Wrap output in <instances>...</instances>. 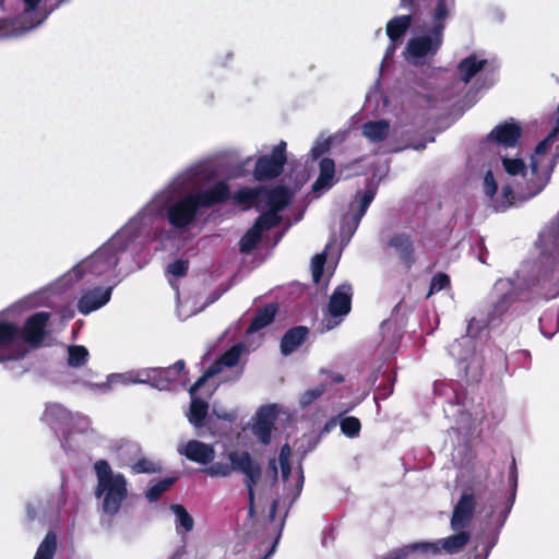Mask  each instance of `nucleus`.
Here are the masks:
<instances>
[{
	"label": "nucleus",
	"mask_w": 559,
	"mask_h": 559,
	"mask_svg": "<svg viewBox=\"0 0 559 559\" xmlns=\"http://www.w3.org/2000/svg\"><path fill=\"white\" fill-rule=\"evenodd\" d=\"M231 198L228 183L217 180L211 159H200L176 173L119 230L88 257L48 286L12 306L13 309L51 307L52 295L80 281L117 286L140 267L135 258L152 241L164 243L174 234L194 228L206 210Z\"/></svg>",
	"instance_id": "nucleus-1"
},
{
	"label": "nucleus",
	"mask_w": 559,
	"mask_h": 559,
	"mask_svg": "<svg viewBox=\"0 0 559 559\" xmlns=\"http://www.w3.org/2000/svg\"><path fill=\"white\" fill-rule=\"evenodd\" d=\"M559 130H554L540 141L531 155L530 167H527L522 158L501 156L504 171L512 178V185H504L500 195H497L498 185L491 170H488L484 177V192L490 199L492 207L497 212H503L516 201H527L540 192H534L537 179L545 175L547 167L551 164V158L547 157L549 148L554 144Z\"/></svg>",
	"instance_id": "nucleus-2"
},
{
	"label": "nucleus",
	"mask_w": 559,
	"mask_h": 559,
	"mask_svg": "<svg viewBox=\"0 0 559 559\" xmlns=\"http://www.w3.org/2000/svg\"><path fill=\"white\" fill-rule=\"evenodd\" d=\"M435 395L442 400L447 418L453 421L451 428L459 433H469L476 421L484 417L480 404L468 397L465 388L457 381L441 380L433 384Z\"/></svg>",
	"instance_id": "nucleus-3"
},
{
	"label": "nucleus",
	"mask_w": 559,
	"mask_h": 559,
	"mask_svg": "<svg viewBox=\"0 0 559 559\" xmlns=\"http://www.w3.org/2000/svg\"><path fill=\"white\" fill-rule=\"evenodd\" d=\"M41 0H0V39L19 38L41 25L47 13Z\"/></svg>",
	"instance_id": "nucleus-4"
},
{
	"label": "nucleus",
	"mask_w": 559,
	"mask_h": 559,
	"mask_svg": "<svg viewBox=\"0 0 559 559\" xmlns=\"http://www.w3.org/2000/svg\"><path fill=\"white\" fill-rule=\"evenodd\" d=\"M94 471L97 478L95 498L102 512L114 516L128 497V480L123 474L114 472L106 460L96 461Z\"/></svg>",
	"instance_id": "nucleus-5"
},
{
	"label": "nucleus",
	"mask_w": 559,
	"mask_h": 559,
	"mask_svg": "<svg viewBox=\"0 0 559 559\" xmlns=\"http://www.w3.org/2000/svg\"><path fill=\"white\" fill-rule=\"evenodd\" d=\"M444 29L442 25H431L424 21L414 28L403 56L416 67L429 66L442 47Z\"/></svg>",
	"instance_id": "nucleus-6"
},
{
	"label": "nucleus",
	"mask_w": 559,
	"mask_h": 559,
	"mask_svg": "<svg viewBox=\"0 0 559 559\" xmlns=\"http://www.w3.org/2000/svg\"><path fill=\"white\" fill-rule=\"evenodd\" d=\"M293 194L287 187L241 188L233 195L237 205H254L263 213H281L290 202Z\"/></svg>",
	"instance_id": "nucleus-7"
},
{
	"label": "nucleus",
	"mask_w": 559,
	"mask_h": 559,
	"mask_svg": "<svg viewBox=\"0 0 559 559\" xmlns=\"http://www.w3.org/2000/svg\"><path fill=\"white\" fill-rule=\"evenodd\" d=\"M69 499L67 480L62 477L59 488L50 495L37 496L27 502L26 512L29 520L41 518L52 520L59 518Z\"/></svg>",
	"instance_id": "nucleus-8"
},
{
	"label": "nucleus",
	"mask_w": 559,
	"mask_h": 559,
	"mask_svg": "<svg viewBox=\"0 0 559 559\" xmlns=\"http://www.w3.org/2000/svg\"><path fill=\"white\" fill-rule=\"evenodd\" d=\"M376 197V188L367 187L365 191H357L348 204L347 211L342 215L340 238L347 245L356 233L361 218Z\"/></svg>",
	"instance_id": "nucleus-9"
},
{
	"label": "nucleus",
	"mask_w": 559,
	"mask_h": 559,
	"mask_svg": "<svg viewBox=\"0 0 559 559\" xmlns=\"http://www.w3.org/2000/svg\"><path fill=\"white\" fill-rule=\"evenodd\" d=\"M26 353L19 323L0 319V362L20 360Z\"/></svg>",
	"instance_id": "nucleus-10"
},
{
	"label": "nucleus",
	"mask_w": 559,
	"mask_h": 559,
	"mask_svg": "<svg viewBox=\"0 0 559 559\" xmlns=\"http://www.w3.org/2000/svg\"><path fill=\"white\" fill-rule=\"evenodd\" d=\"M228 459L233 464L235 471L245 475L243 483L248 490L249 500V516L254 515V486L259 483L262 476V468L258 462L252 460L248 452L233 451L228 454Z\"/></svg>",
	"instance_id": "nucleus-11"
},
{
	"label": "nucleus",
	"mask_w": 559,
	"mask_h": 559,
	"mask_svg": "<svg viewBox=\"0 0 559 559\" xmlns=\"http://www.w3.org/2000/svg\"><path fill=\"white\" fill-rule=\"evenodd\" d=\"M217 374V369L205 371L194 384L189 389L191 402L187 414L189 423L195 428L199 436H203L201 430L206 426L209 418V403L197 395V391L203 386L207 379Z\"/></svg>",
	"instance_id": "nucleus-12"
},
{
	"label": "nucleus",
	"mask_w": 559,
	"mask_h": 559,
	"mask_svg": "<svg viewBox=\"0 0 559 559\" xmlns=\"http://www.w3.org/2000/svg\"><path fill=\"white\" fill-rule=\"evenodd\" d=\"M353 288L348 283L337 286L332 293L325 318V326L331 330L338 325L352 309Z\"/></svg>",
	"instance_id": "nucleus-13"
},
{
	"label": "nucleus",
	"mask_w": 559,
	"mask_h": 559,
	"mask_svg": "<svg viewBox=\"0 0 559 559\" xmlns=\"http://www.w3.org/2000/svg\"><path fill=\"white\" fill-rule=\"evenodd\" d=\"M495 70V62L487 59L484 53H471L457 64L456 75L461 82L467 84L473 79L479 81L481 78L492 75Z\"/></svg>",
	"instance_id": "nucleus-14"
},
{
	"label": "nucleus",
	"mask_w": 559,
	"mask_h": 559,
	"mask_svg": "<svg viewBox=\"0 0 559 559\" xmlns=\"http://www.w3.org/2000/svg\"><path fill=\"white\" fill-rule=\"evenodd\" d=\"M286 159V142L281 141L271 154L259 157L253 171L254 177L258 180L276 178L282 174Z\"/></svg>",
	"instance_id": "nucleus-15"
},
{
	"label": "nucleus",
	"mask_w": 559,
	"mask_h": 559,
	"mask_svg": "<svg viewBox=\"0 0 559 559\" xmlns=\"http://www.w3.org/2000/svg\"><path fill=\"white\" fill-rule=\"evenodd\" d=\"M456 533L445 538L433 542H419L420 552L438 555H455L461 552L471 539L468 531H455Z\"/></svg>",
	"instance_id": "nucleus-16"
},
{
	"label": "nucleus",
	"mask_w": 559,
	"mask_h": 559,
	"mask_svg": "<svg viewBox=\"0 0 559 559\" xmlns=\"http://www.w3.org/2000/svg\"><path fill=\"white\" fill-rule=\"evenodd\" d=\"M147 384L159 391L174 390L185 370V361L178 360L167 368H145Z\"/></svg>",
	"instance_id": "nucleus-17"
},
{
	"label": "nucleus",
	"mask_w": 559,
	"mask_h": 559,
	"mask_svg": "<svg viewBox=\"0 0 559 559\" xmlns=\"http://www.w3.org/2000/svg\"><path fill=\"white\" fill-rule=\"evenodd\" d=\"M489 513L487 514L490 522L496 525L495 531L484 532L478 537V543L474 547V550L469 554L468 559H487L492 548L497 545L499 539L500 530L499 527V507L497 503H489Z\"/></svg>",
	"instance_id": "nucleus-18"
},
{
	"label": "nucleus",
	"mask_w": 559,
	"mask_h": 559,
	"mask_svg": "<svg viewBox=\"0 0 559 559\" xmlns=\"http://www.w3.org/2000/svg\"><path fill=\"white\" fill-rule=\"evenodd\" d=\"M282 216L280 213H263L257 218L253 226L241 237L239 250L242 253L251 252L261 239V234L280 224Z\"/></svg>",
	"instance_id": "nucleus-19"
},
{
	"label": "nucleus",
	"mask_w": 559,
	"mask_h": 559,
	"mask_svg": "<svg viewBox=\"0 0 559 559\" xmlns=\"http://www.w3.org/2000/svg\"><path fill=\"white\" fill-rule=\"evenodd\" d=\"M106 286H95L82 293L78 300L76 308L82 314H90L107 305L111 298L116 286L105 284Z\"/></svg>",
	"instance_id": "nucleus-20"
},
{
	"label": "nucleus",
	"mask_w": 559,
	"mask_h": 559,
	"mask_svg": "<svg viewBox=\"0 0 559 559\" xmlns=\"http://www.w3.org/2000/svg\"><path fill=\"white\" fill-rule=\"evenodd\" d=\"M50 319V313L46 311H39L27 318L21 333L23 336V344H29L33 347H37L44 341L47 331V323Z\"/></svg>",
	"instance_id": "nucleus-21"
},
{
	"label": "nucleus",
	"mask_w": 559,
	"mask_h": 559,
	"mask_svg": "<svg viewBox=\"0 0 559 559\" xmlns=\"http://www.w3.org/2000/svg\"><path fill=\"white\" fill-rule=\"evenodd\" d=\"M522 135V129L513 119L495 127L487 135L486 142L497 147H515Z\"/></svg>",
	"instance_id": "nucleus-22"
},
{
	"label": "nucleus",
	"mask_w": 559,
	"mask_h": 559,
	"mask_svg": "<svg viewBox=\"0 0 559 559\" xmlns=\"http://www.w3.org/2000/svg\"><path fill=\"white\" fill-rule=\"evenodd\" d=\"M476 509V500L473 492L464 491L453 508L451 528L453 531H466L469 526Z\"/></svg>",
	"instance_id": "nucleus-23"
},
{
	"label": "nucleus",
	"mask_w": 559,
	"mask_h": 559,
	"mask_svg": "<svg viewBox=\"0 0 559 559\" xmlns=\"http://www.w3.org/2000/svg\"><path fill=\"white\" fill-rule=\"evenodd\" d=\"M177 452L187 460L201 465L211 464L215 457L213 445L198 440H190L178 444Z\"/></svg>",
	"instance_id": "nucleus-24"
},
{
	"label": "nucleus",
	"mask_w": 559,
	"mask_h": 559,
	"mask_svg": "<svg viewBox=\"0 0 559 559\" xmlns=\"http://www.w3.org/2000/svg\"><path fill=\"white\" fill-rule=\"evenodd\" d=\"M120 451L122 454H129L134 457V460L127 462L133 474H154L162 471L158 462L141 455V448L136 443L126 444Z\"/></svg>",
	"instance_id": "nucleus-25"
},
{
	"label": "nucleus",
	"mask_w": 559,
	"mask_h": 559,
	"mask_svg": "<svg viewBox=\"0 0 559 559\" xmlns=\"http://www.w3.org/2000/svg\"><path fill=\"white\" fill-rule=\"evenodd\" d=\"M276 413L274 406L261 407L255 416L252 433L263 444L271 442L272 430L275 424Z\"/></svg>",
	"instance_id": "nucleus-26"
},
{
	"label": "nucleus",
	"mask_w": 559,
	"mask_h": 559,
	"mask_svg": "<svg viewBox=\"0 0 559 559\" xmlns=\"http://www.w3.org/2000/svg\"><path fill=\"white\" fill-rule=\"evenodd\" d=\"M509 483L511 486V492L508 497H495L489 501V503H497L499 507V527H503L511 509L515 501V495H516V486H518V469H516V463L515 459H512L511 465H510V473H509Z\"/></svg>",
	"instance_id": "nucleus-27"
},
{
	"label": "nucleus",
	"mask_w": 559,
	"mask_h": 559,
	"mask_svg": "<svg viewBox=\"0 0 559 559\" xmlns=\"http://www.w3.org/2000/svg\"><path fill=\"white\" fill-rule=\"evenodd\" d=\"M388 247L399 255L401 262L411 269L415 263L414 241L407 233H396L388 241Z\"/></svg>",
	"instance_id": "nucleus-28"
},
{
	"label": "nucleus",
	"mask_w": 559,
	"mask_h": 559,
	"mask_svg": "<svg viewBox=\"0 0 559 559\" xmlns=\"http://www.w3.org/2000/svg\"><path fill=\"white\" fill-rule=\"evenodd\" d=\"M71 414L61 404H47L43 415V420L57 433H66V427L69 424Z\"/></svg>",
	"instance_id": "nucleus-29"
},
{
	"label": "nucleus",
	"mask_w": 559,
	"mask_h": 559,
	"mask_svg": "<svg viewBox=\"0 0 559 559\" xmlns=\"http://www.w3.org/2000/svg\"><path fill=\"white\" fill-rule=\"evenodd\" d=\"M429 21L431 25H442L445 29L447 20L455 9V0H430Z\"/></svg>",
	"instance_id": "nucleus-30"
},
{
	"label": "nucleus",
	"mask_w": 559,
	"mask_h": 559,
	"mask_svg": "<svg viewBox=\"0 0 559 559\" xmlns=\"http://www.w3.org/2000/svg\"><path fill=\"white\" fill-rule=\"evenodd\" d=\"M319 177L312 185V192L321 194L330 190L334 185L335 164L331 158H322L319 164Z\"/></svg>",
	"instance_id": "nucleus-31"
},
{
	"label": "nucleus",
	"mask_w": 559,
	"mask_h": 559,
	"mask_svg": "<svg viewBox=\"0 0 559 559\" xmlns=\"http://www.w3.org/2000/svg\"><path fill=\"white\" fill-rule=\"evenodd\" d=\"M169 509L175 516L174 524L176 533L180 536L181 540H185L187 534L192 532L194 527V519L182 504L173 503Z\"/></svg>",
	"instance_id": "nucleus-32"
},
{
	"label": "nucleus",
	"mask_w": 559,
	"mask_h": 559,
	"mask_svg": "<svg viewBox=\"0 0 559 559\" xmlns=\"http://www.w3.org/2000/svg\"><path fill=\"white\" fill-rule=\"evenodd\" d=\"M308 333V329L302 325L289 329L282 337L281 353L284 356L290 355L306 341Z\"/></svg>",
	"instance_id": "nucleus-33"
},
{
	"label": "nucleus",
	"mask_w": 559,
	"mask_h": 559,
	"mask_svg": "<svg viewBox=\"0 0 559 559\" xmlns=\"http://www.w3.org/2000/svg\"><path fill=\"white\" fill-rule=\"evenodd\" d=\"M277 311L278 307L276 304H269L259 309L253 317L251 324L247 329V337H250L251 335L271 324L274 321Z\"/></svg>",
	"instance_id": "nucleus-34"
},
{
	"label": "nucleus",
	"mask_w": 559,
	"mask_h": 559,
	"mask_svg": "<svg viewBox=\"0 0 559 559\" xmlns=\"http://www.w3.org/2000/svg\"><path fill=\"white\" fill-rule=\"evenodd\" d=\"M91 427V420L88 417L81 415V414H71V418L69 420V424L66 427V433L62 435L61 439V445L64 449V451L70 450L69 439L70 436L73 433H83L87 431Z\"/></svg>",
	"instance_id": "nucleus-35"
},
{
	"label": "nucleus",
	"mask_w": 559,
	"mask_h": 559,
	"mask_svg": "<svg viewBox=\"0 0 559 559\" xmlns=\"http://www.w3.org/2000/svg\"><path fill=\"white\" fill-rule=\"evenodd\" d=\"M112 388H117L118 385H130V384H147V372L144 369L130 370L127 372L120 373H110L108 374Z\"/></svg>",
	"instance_id": "nucleus-36"
},
{
	"label": "nucleus",
	"mask_w": 559,
	"mask_h": 559,
	"mask_svg": "<svg viewBox=\"0 0 559 559\" xmlns=\"http://www.w3.org/2000/svg\"><path fill=\"white\" fill-rule=\"evenodd\" d=\"M361 132L370 142L380 143L388 138L390 123L384 119L368 121L362 124Z\"/></svg>",
	"instance_id": "nucleus-37"
},
{
	"label": "nucleus",
	"mask_w": 559,
	"mask_h": 559,
	"mask_svg": "<svg viewBox=\"0 0 559 559\" xmlns=\"http://www.w3.org/2000/svg\"><path fill=\"white\" fill-rule=\"evenodd\" d=\"M413 23V17L411 14L407 15H399L391 19L386 24V35L391 41L399 40L402 43V39L408 28Z\"/></svg>",
	"instance_id": "nucleus-38"
},
{
	"label": "nucleus",
	"mask_w": 559,
	"mask_h": 559,
	"mask_svg": "<svg viewBox=\"0 0 559 559\" xmlns=\"http://www.w3.org/2000/svg\"><path fill=\"white\" fill-rule=\"evenodd\" d=\"M242 352V345L238 344L233 346L226 353L222 355V357L214 362L206 371H211L212 369H217V373L222 372L224 367H234L238 364L240 359V355Z\"/></svg>",
	"instance_id": "nucleus-39"
},
{
	"label": "nucleus",
	"mask_w": 559,
	"mask_h": 559,
	"mask_svg": "<svg viewBox=\"0 0 559 559\" xmlns=\"http://www.w3.org/2000/svg\"><path fill=\"white\" fill-rule=\"evenodd\" d=\"M539 329L543 335L550 338L559 331V311L548 310L539 318Z\"/></svg>",
	"instance_id": "nucleus-40"
},
{
	"label": "nucleus",
	"mask_w": 559,
	"mask_h": 559,
	"mask_svg": "<svg viewBox=\"0 0 559 559\" xmlns=\"http://www.w3.org/2000/svg\"><path fill=\"white\" fill-rule=\"evenodd\" d=\"M57 551V535L50 531L46 534L33 559H53Z\"/></svg>",
	"instance_id": "nucleus-41"
},
{
	"label": "nucleus",
	"mask_w": 559,
	"mask_h": 559,
	"mask_svg": "<svg viewBox=\"0 0 559 559\" xmlns=\"http://www.w3.org/2000/svg\"><path fill=\"white\" fill-rule=\"evenodd\" d=\"M176 481L175 477H166L164 479L158 480L157 483L151 485L145 491V498L150 502L157 501L160 496L167 491Z\"/></svg>",
	"instance_id": "nucleus-42"
},
{
	"label": "nucleus",
	"mask_w": 559,
	"mask_h": 559,
	"mask_svg": "<svg viewBox=\"0 0 559 559\" xmlns=\"http://www.w3.org/2000/svg\"><path fill=\"white\" fill-rule=\"evenodd\" d=\"M88 350L82 345H72L68 348V364L70 367L79 368L86 364Z\"/></svg>",
	"instance_id": "nucleus-43"
},
{
	"label": "nucleus",
	"mask_w": 559,
	"mask_h": 559,
	"mask_svg": "<svg viewBox=\"0 0 559 559\" xmlns=\"http://www.w3.org/2000/svg\"><path fill=\"white\" fill-rule=\"evenodd\" d=\"M559 160V144L556 146V151L551 157V164L548 165L547 170L544 176H542L539 179H537L536 186L534 187V192H542L545 187L548 185L552 171Z\"/></svg>",
	"instance_id": "nucleus-44"
},
{
	"label": "nucleus",
	"mask_w": 559,
	"mask_h": 559,
	"mask_svg": "<svg viewBox=\"0 0 559 559\" xmlns=\"http://www.w3.org/2000/svg\"><path fill=\"white\" fill-rule=\"evenodd\" d=\"M235 471L233 464L225 462H215L203 469V473L210 477H227Z\"/></svg>",
	"instance_id": "nucleus-45"
},
{
	"label": "nucleus",
	"mask_w": 559,
	"mask_h": 559,
	"mask_svg": "<svg viewBox=\"0 0 559 559\" xmlns=\"http://www.w3.org/2000/svg\"><path fill=\"white\" fill-rule=\"evenodd\" d=\"M340 426L342 432L348 438L357 437L361 428L359 419L353 416L342 418L340 421Z\"/></svg>",
	"instance_id": "nucleus-46"
},
{
	"label": "nucleus",
	"mask_w": 559,
	"mask_h": 559,
	"mask_svg": "<svg viewBox=\"0 0 559 559\" xmlns=\"http://www.w3.org/2000/svg\"><path fill=\"white\" fill-rule=\"evenodd\" d=\"M325 261H326V257H325L324 252L316 254L312 258V261H311V272H312L313 282L316 284H319L321 277H322L323 267H324Z\"/></svg>",
	"instance_id": "nucleus-47"
},
{
	"label": "nucleus",
	"mask_w": 559,
	"mask_h": 559,
	"mask_svg": "<svg viewBox=\"0 0 559 559\" xmlns=\"http://www.w3.org/2000/svg\"><path fill=\"white\" fill-rule=\"evenodd\" d=\"M416 545H419V543H414L401 548H396L390 551L382 559H405L411 552L420 551V547Z\"/></svg>",
	"instance_id": "nucleus-48"
},
{
	"label": "nucleus",
	"mask_w": 559,
	"mask_h": 559,
	"mask_svg": "<svg viewBox=\"0 0 559 559\" xmlns=\"http://www.w3.org/2000/svg\"><path fill=\"white\" fill-rule=\"evenodd\" d=\"M450 285V278L444 273L436 274L430 283V289L427 297L431 296L436 292H440Z\"/></svg>",
	"instance_id": "nucleus-49"
},
{
	"label": "nucleus",
	"mask_w": 559,
	"mask_h": 559,
	"mask_svg": "<svg viewBox=\"0 0 559 559\" xmlns=\"http://www.w3.org/2000/svg\"><path fill=\"white\" fill-rule=\"evenodd\" d=\"M324 393V386L319 385L317 388L307 390L299 400L301 407L309 406L312 402L319 399Z\"/></svg>",
	"instance_id": "nucleus-50"
},
{
	"label": "nucleus",
	"mask_w": 559,
	"mask_h": 559,
	"mask_svg": "<svg viewBox=\"0 0 559 559\" xmlns=\"http://www.w3.org/2000/svg\"><path fill=\"white\" fill-rule=\"evenodd\" d=\"M188 271V262L181 259H178L167 266V273L175 278H179L186 275Z\"/></svg>",
	"instance_id": "nucleus-51"
},
{
	"label": "nucleus",
	"mask_w": 559,
	"mask_h": 559,
	"mask_svg": "<svg viewBox=\"0 0 559 559\" xmlns=\"http://www.w3.org/2000/svg\"><path fill=\"white\" fill-rule=\"evenodd\" d=\"M401 44V41L399 40H394V41H391L390 40V44L389 46L386 47L385 49V52H384V56H383V59H382V62L380 64V74L383 73V71L390 67V64L392 63V60H393V57L395 55V51L397 49V46Z\"/></svg>",
	"instance_id": "nucleus-52"
},
{
	"label": "nucleus",
	"mask_w": 559,
	"mask_h": 559,
	"mask_svg": "<svg viewBox=\"0 0 559 559\" xmlns=\"http://www.w3.org/2000/svg\"><path fill=\"white\" fill-rule=\"evenodd\" d=\"M85 386L91 392H94V393H97V394H108V393H110L114 390L112 384H111L110 379H109L108 376L106 378V381H104V382H98V383L86 382Z\"/></svg>",
	"instance_id": "nucleus-53"
},
{
	"label": "nucleus",
	"mask_w": 559,
	"mask_h": 559,
	"mask_svg": "<svg viewBox=\"0 0 559 559\" xmlns=\"http://www.w3.org/2000/svg\"><path fill=\"white\" fill-rule=\"evenodd\" d=\"M212 415L215 416L217 419H222L229 423H233L237 418V413L235 411H226L225 408L218 406L217 404H213Z\"/></svg>",
	"instance_id": "nucleus-54"
},
{
	"label": "nucleus",
	"mask_w": 559,
	"mask_h": 559,
	"mask_svg": "<svg viewBox=\"0 0 559 559\" xmlns=\"http://www.w3.org/2000/svg\"><path fill=\"white\" fill-rule=\"evenodd\" d=\"M330 146H331L330 139H318L310 152L312 155V158L316 159V158H319L320 156H322L323 154H325L330 150Z\"/></svg>",
	"instance_id": "nucleus-55"
},
{
	"label": "nucleus",
	"mask_w": 559,
	"mask_h": 559,
	"mask_svg": "<svg viewBox=\"0 0 559 559\" xmlns=\"http://www.w3.org/2000/svg\"><path fill=\"white\" fill-rule=\"evenodd\" d=\"M386 378L388 384H385L383 388H378L379 396L381 399H386L392 392H393V383L395 381V376L392 373H383Z\"/></svg>",
	"instance_id": "nucleus-56"
},
{
	"label": "nucleus",
	"mask_w": 559,
	"mask_h": 559,
	"mask_svg": "<svg viewBox=\"0 0 559 559\" xmlns=\"http://www.w3.org/2000/svg\"><path fill=\"white\" fill-rule=\"evenodd\" d=\"M281 466L282 478L284 481L288 480L290 475V464L287 462H278Z\"/></svg>",
	"instance_id": "nucleus-57"
},
{
	"label": "nucleus",
	"mask_w": 559,
	"mask_h": 559,
	"mask_svg": "<svg viewBox=\"0 0 559 559\" xmlns=\"http://www.w3.org/2000/svg\"><path fill=\"white\" fill-rule=\"evenodd\" d=\"M290 456V447L288 444H284L281 449L280 455H278V462H287L289 461Z\"/></svg>",
	"instance_id": "nucleus-58"
},
{
	"label": "nucleus",
	"mask_w": 559,
	"mask_h": 559,
	"mask_svg": "<svg viewBox=\"0 0 559 559\" xmlns=\"http://www.w3.org/2000/svg\"><path fill=\"white\" fill-rule=\"evenodd\" d=\"M302 483H304V475H302L301 466L299 465L295 498L299 496V493L301 491Z\"/></svg>",
	"instance_id": "nucleus-59"
},
{
	"label": "nucleus",
	"mask_w": 559,
	"mask_h": 559,
	"mask_svg": "<svg viewBox=\"0 0 559 559\" xmlns=\"http://www.w3.org/2000/svg\"><path fill=\"white\" fill-rule=\"evenodd\" d=\"M478 246H479L478 260H479L481 263L486 264V263H487V261H486L487 250H486V248L484 247V241H483V240H480Z\"/></svg>",
	"instance_id": "nucleus-60"
},
{
	"label": "nucleus",
	"mask_w": 559,
	"mask_h": 559,
	"mask_svg": "<svg viewBox=\"0 0 559 559\" xmlns=\"http://www.w3.org/2000/svg\"><path fill=\"white\" fill-rule=\"evenodd\" d=\"M278 538H280V535L277 536V538L275 539V542L273 543V545H272V546H270V547L266 549L265 554H264L262 557H259L258 559H269V558H270V556L273 554V551H274V549H275V546H276V544H277Z\"/></svg>",
	"instance_id": "nucleus-61"
},
{
	"label": "nucleus",
	"mask_w": 559,
	"mask_h": 559,
	"mask_svg": "<svg viewBox=\"0 0 559 559\" xmlns=\"http://www.w3.org/2000/svg\"><path fill=\"white\" fill-rule=\"evenodd\" d=\"M278 504H280V501L278 500H274L272 502V506H271V509H270V520L271 521H274L275 519V515H276V510L278 508Z\"/></svg>",
	"instance_id": "nucleus-62"
},
{
	"label": "nucleus",
	"mask_w": 559,
	"mask_h": 559,
	"mask_svg": "<svg viewBox=\"0 0 559 559\" xmlns=\"http://www.w3.org/2000/svg\"><path fill=\"white\" fill-rule=\"evenodd\" d=\"M414 1L415 0H401V7L407 8V9H413Z\"/></svg>",
	"instance_id": "nucleus-63"
},
{
	"label": "nucleus",
	"mask_w": 559,
	"mask_h": 559,
	"mask_svg": "<svg viewBox=\"0 0 559 559\" xmlns=\"http://www.w3.org/2000/svg\"><path fill=\"white\" fill-rule=\"evenodd\" d=\"M269 465H270V468L274 472L275 478H277V468H276L275 460H271Z\"/></svg>",
	"instance_id": "nucleus-64"
}]
</instances>
